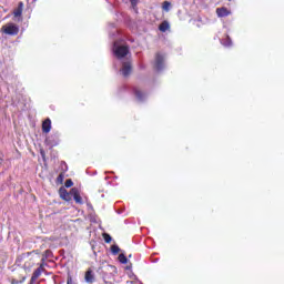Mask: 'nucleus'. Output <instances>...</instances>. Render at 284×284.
I'll use <instances>...</instances> for the list:
<instances>
[{
	"mask_svg": "<svg viewBox=\"0 0 284 284\" xmlns=\"http://www.w3.org/2000/svg\"><path fill=\"white\" fill-rule=\"evenodd\" d=\"M112 51L114 57L116 59L121 60L124 59V57H128L130 54V47L129 45H121L119 42H114L112 47Z\"/></svg>",
	"mask_w": 284,
	"mask_h": 284,
	"instance_id": "f257e3e1",
	"label": "nucleus"
},
{
	"mask_svg": "<svg viewBox=\"0 0 284 284\" xmlns=\"http://www.w3.org/2000/svg\"><path fill=\"white\" fill-rule=\"evenodd\" d=\"M1 32H3V34H8L9 37H17V34H19V26L9 22L1 28Z\"/></svg>",
	"mask_w": 284,
	"mask_h": 284,
	"instance_id": "f03ea898",
	"label": "nucleus"
},
{
	"mask_svg": "<svg viewBox=\"0 0 284 284\" xmlns=\"http://www.w3.org/2000/svg\"><path fill=\"white\" fill-rule=\"evenodd\" d=\"M153 68L156 72H163L165 70V55L156 53Z\"/></svg>",
	"mask_w": 284,
	"mask_h": 284,
	"instance_id": "7ed1b4c3",
	"label": "nucleus"
},
{
	"mask_svg": "<svg viewBox=\"0 0 284 284\" xmlns=\"http://www.w3.org/2000/svg\"><path fill=\"white\" fill-rule=\"evenodd\" d=\"M59 136H60L59 132H55L49 135L45 139V144L49 145L50 148H57V145H59L60 143Z\"/></svg>",
	"mask_w": 284,
	"mask_h": 284,
	"instance_id": "20e7f679",
	"label": "nucleus"
},
{
	"mask_svg": "<svg viewBox=\"0 0 284 284\" xmlns=\"http://www.w3.org/2000/svg\"><path fill=\"white\" fill-rule=\"evenodd\" d=\"M120 72L124 77H130V74L132 73V63H130V61L122 62V69L120 70Z\"/></svg>",
	"mask_w": 284,
	"mask_h": 284,
	"instance_id": "39448f33",
	"label": "nucleus"
},
{
	"mask_svg": "<svg viewBox=\"0 0 284 284\" xmlns=\"http://www.w3.org/2000/svg\"><path fill=\"white\" fill-rule=\"evenodd\" d=\"M133 94L135 97V99L140 102L143 103V101H145L148 99V94L141 92V90L133 88Z\"/></svg>",
	"mask_w": 284,
	"mask_h": 284,
	"instance_id": "423d86ee",
	"label": "nucleus"
},
{
	"mask_svg": "<svg viewBox=\"0 0 284 284\" xmlns=\"http://www.w3.org/2000/svg\"><path fill=\"white\" fill-rule=\"evenodd\" d=\"M51 130H52V120H50V118H47V119L42 122V132H43L44 134H48Z\"/></svg>",
	"mask_w": 284,
	"mask_h": 284,
	"instance_id": "0eeeda50",
	"label": "nucleus"
},
{
	"mask_svg": "<svg viewBox=\"0 0 284 284\" xmlns=\"http://www.w3.org/2000/svg\"><path fill=\"white\" fill-rule=\"evenodd\" d=\"M42 272H43V266H39V267L33 272V274H32V276H31V280H30V284H36L37 281H38V278H39V276H41Z\"/></svg>",
	"mask_w": 284,
	"mask_h": 284,
	"instance_id": "6e6552de",
	"label": "nucleus"
},
{
	"mask_svg": "<svg viewBox=\"0 0 284 284\" xmlns=\"http://www.w3.org/2000/svg\"><path fill=\"white\" fill-rule=\"evenodd\" d=\"M84 281H85V283H94V273L92 272L91 268H89V270L85 272Z\"/></svg>",
	"mask_w": 284,
	"mask_h": 284,
	"instance_id": "1a4fd4ad",
	"label": "nucleus"
},
{
	"mask_svg": "<svg viewBox=\"0 0 284 284\" xmlns=\"http://www.w3.org/2000/svg\"><path fill=\"white\" fill-rule=\"evenodd\" d=\"M72 192H73V199H74L75 203H78L79 205H82L83 199L81 197L79 192H77V189H72Z\"/></svg>",
	"mask_w": 284,
	"mask_h": 284,
	"instance_id": "9d476101",
	"label": "nucleus"
},
{
	"mask_svg": "<svg viewBox=\"0 0 284 284\" xmlns=\"http://www.w3.org/2000/svg\"><path fill=\"white\" fill-rule=\"evenodd\" d=\"M221 44L224 45V48H232V38H230V36H226L224 39L221 40Z\"/></svg>",
	"mask_w": 284,
	"mask_h": 284,
	"instance_id": "9b49d317",
	"label": "nucleus"
},
{
	"mask_svg": "<svg viewBox=\"0 0 284 284\" xmlns=\"http://www.w3.org/2000/svg\"><path fill=\"white\" fill-rule=\"evenodd\" d=\"M216 14H217V17H229L230 11L225 8H217L216 9Z\"/></svg>",
	"mask_w": 284,
	"mask_h": 284,
	"instance_id": "f8f14e48",
	"label": "nucleus"
},
{
	"mask_svg": "<svg viewBox=\"0 0 284 284\" xmlns=\"http://www.w3.org/2000/svg\"><path fill=\"white\" fill-rule=\"evenodd\" d=\"M23 14V2H19L18 8L13 11L14 17H21Z\"/></svg>",
	"mask_w": 284,
	"mask_h": 284,
	"instance_id": "ddd939ff",
	"label": "nucleus"
},
{
	"mask_svg": "<svg viewBox=\"0 0 284 284\" xmlns=\"http://www.w3.org/2000/svg\"><path fill=\"white\" fill-rule=\"evenodd\" d=\"M159 30H160V32H168V30H170V22L163 21V22L159 26Z\"/></svg>",
	"mask_w": 284,
	"mask_h": 284,
	"instance_id": "4468645a",
	"label": "nucleus"
},
{
	"mask_svg": "<svg viewBox=\"0 0 284 284\" xmlns=\"http://www.w3.org/2000/svg\"><path fill=\"white\" fill-rule=\"evenodd\" d=\"M26 283V276H21L20 280L11 278V284H23Z\"/></svg>",
	"mask_w": 284,
	"mask_h": 284,
	"instance_id": "2eb2a0df",
	"label": "nucleus"
},
{
	"mask_svg": "<svg viewBox=\"0 0 284 284\" xmlns=\"http://www.w3.org/2000/svg\"><path fill=\"white\" fill-rule=\"evenodd\" d=\"M170 8H172V3L170 1H164L162 6L164 12H170Z\"/></svg>",
	"mask_w": 284,
	"mask_h": 284,
	"instance_id": "dca6fc26",
	"label": "nucleus"
},
{
	"mask_svg": "<svg viewBox=\"0 0 284 284\" xmlns=\"http://www.w3.org/2000/svg\"><path fill=\"white\" fill-rule=\"evenodd\" d=\"M111 252H112V254H113L114 256H116V254H119V253L121 252V248L119 247V245L113 244V245L111 246Z\"/></svg>",
	"mask_w": 284,
	"mask_h": 284,
	"instance_id": "f3484780",
	"label": "nucleus"
},
{
	"mask_svg": "<svg viewBox=\"0 0 284 284\" xmlns=\"http://www.w3.org/2000/svg\"><path fill=\"white\" fill-rule=\"evenodd\" d=\"M119 261L120 263H122V265H128V257L125 256V254L121 253L119 255Z\"/></svg>",
	"mask_w": 284,
	"mask_h": 284,
	"instance_id": "a211bd4d",
	"label": "nucleus"
},
{
	"mask_svg": "<svg viewBox=\"0 0 284 284\" xmlns=\"http://www.w3.org/2000/svg\"><path fill=\"white\" fill-rule=\"evenodd\" d=\"M102 236L104 239V243H112V236L110 234L103 233Z\"/></svg>",
	"mask_w": 284,
	"mask_h": 284,
	"instance_id": "6ab92c4d",
	"label": "nucleus"
},
{
	"mask_svg": "<svg viewBox=\"0 0 284 284\" xmlns=\"http://www.w3.org/2000/svg\"><path fill=\"white\" fill-rule=\"evenodd\" d=\"M60 196H61V199H63L64 201H68V191H65V190H60Z\"/></svg>",
	"mask_w": 284,
	"mask_h": 284,
	"instance_id": "aec40b11",
	"label": "nucleus"
},
{
	"mask_svg": "<svg viewBox=\"0 0 284 284\" xmlns=\"http://www.w3.org/2000/svg\"><path fill=\"white\" fill-rule=\"evenodd\" d=\"M60 168H61L63 174H65V172H68V163L61 162Z\"/></svg>",
	"mask_w": 284,
	"mask_h": 284,
	"instance_id": "412c9836",
	"label": "nucleus"
},
{
	"mask_svg": "<svg viewBox=\"0 0 284 284\" xmlns=\"http://www.w3.org/2000/svg\"><path fill=\"white\" fill-rule=\"evenodd\" d=\"M63 179H65V174L64 173H60L57 178V182L58 183H63Z\"/></svg>",
	"mask_w": 284,
	"mask_h": 284,
	"instance_id": "4be33fe9",
	"label": "nucleus"
},
{
	"mask_svg": "<svg viewBox=\"0 0 284 284\" xmlns=\"http://www.w3.org/2000/svg\"><path fill=\"white\" fill-rule=\"evenodd\" d=\"M65 187H72L74 185V182H72L71 179L67 180L64 183Z\"/></svg>",
	"mask_w": 284,
	"mask_h": 284,
	"instance_id": "5701e85b",
	"label": "nucleus"
},
{
	"mask_svg": "<svg viewBox=\"0 0 284 284\" xmlns=\"http://www.w3.org/2000/svg\"><path fill=\"white\" fill-rule=\"evenodd\" d=\"M31 267H32L31 264H28V262L24 263V268H26V270H30Z\"/></svg>",
	"mask_w": 284,
	"mask_h": 284,
	"instance_id": "b1692460",
	"label": "nucleus"
},
{
	"mask_svg": "<svg viewBox=\"0 0 284 284\" xmlns=\"http://www.w3.org/2000/svg\"><path fill=\"white\" fill-rule=\"evenodd\" d=\"M67 284H72V278L70 276L67 278Z\"/></svg>",
	"mask_w": 284,
	"mask_h": 284,
	"instance_id": "393cba45",
	"label": "nucleus"
},
{
	"mask_svg": "<svg viewBox=\"0 0 284 284\" xmlns=\"http://www.w3.org/2000/svg\"><path fill=\"white\" fill-rule=\"evenodd\" d=\"M30 254H32V253H26V254H23V257L30 256Z\"/></svg>",
	"mask_w": 284,
	"mask_h": 284,
	"instance_id": "a878e982",
	"label": "nucleus"
},
{
	"mask_svg": "<svg viewBox=\"0 0 284 284\" xmlns=\"http://www.w3.org/2000/svg\"><path fill=\"white\" fill-rule=\"evenodd\" d=\"M131 3H132V4L136 3V0H131Z\"/></svg>",
	"mask_w": 284,
	"mask_h": 284,
	"instance_id": "bb28decb",
	"label": "nucleus"
},
{
	"mask_svg": "<svg viewBox=\"0 0 284 284\" xmlns=\"http://www.w3.org/2000/svg\"><path fill=\"white\" fill-rule=\"evenodd\" d=\"M153 263H159V258L154 260Z\"/></svg>",
	"mask_w": 284,
	"mask_h": 284,
	"instance_id": "cd10ccee",
	"label": "nucleus"
},
{
	"mask_svg": "<svg viewBox=\"0 0 284 284\" xmlns=\"http://www.w3.org/2000/svg\"><path fill=\"white\" fill-rule=\"evenodd\" d=\"M90 210H92V205H89Z\"/></svg>",
	"mask_w": 284,
	"mask_h": 284,
	"instance_id": "c85d7f7f",
	"label": "nucleus"
}]
</instances>
